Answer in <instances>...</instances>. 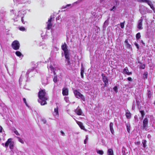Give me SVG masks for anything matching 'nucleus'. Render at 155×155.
I'll use <instances>...</instances> for the list:
<instances>
[{
    "label": "nucleus",
    "mask_w": 155,
    "mask_h": 155,
    "mask_svg": "<svg viewBox=\"0 0 155 155\" xmlns=\"http://www.w3.org/2000/svg\"><path fill=\"white\" fill-rule=\"evenodd\" d=\"M46 94L45 89H41L38 92V101L41 105H44L47 104V101L48 98L46 96Z\"/></svg>",
    "instance_id": "nucleus-1"
},
{
    "label": "nucleus",
    "mask_w": 155,
    "mask_h": 155,
    "mask_svg": "<svg viewBox=\"0 0 155 155\" xmlns=\"http://www.w3.org/2000/svg\"><path fill=\"white\" fill-rule=\"evenodd\" d=\"M75 97L78 98H81L83 101H85V97L81 93L77 90H75L73 91Z\"/></svg>",
    "instance_id": "nucleus-2"
},
{
    "label": "nucleus",
    "mask_w": 155,
    "mask_h": 155,
    "mask_svg": "<svg viewBox=\"0 0 155 155\" xmlns=\"http://www.w3.org/2000/svg\"><path fill=\"white\" fill-rule=\"evenodd\" d=\"M61 48L64 51V55L70 54L69 51L68 49V46L65 42L62 45Z\"/></svg>",
    "instance_id": "nucleus-3"
},
{
    "label": "nucleus",
    "mask_w": 155,
    "mask_h": 155,
    "mask_svg": "<svg viewBox=\"0 0 155 155\" xmlns=\"http://www.w3.org/2000/svg\"><path fill=\"white\" fill-rule=\"evenodd\" d=\"M12 47L15 50H18L20 47L19 42L17 40L14 41L12 44Z\"/></svg>",
    "instance_id": "nucleus-4"
},
{
    "label": "nucleus",
    "mask_w": 155,
    "mask_h": 155,
    "mask_svg": "<svg viewBox=\"0 0 155 155\" xmlns=\"http://www.w3.org/2000/svg\"><path fill=\"white\" fill-rule=\"evenodd\" d=\"M101 75L102 77V80L103 82L104 83V84H103L104 87H102L101 88V89H102L103 88L104 89V87L107 86V84H108V82L107 77L105 76L104 74L102 73Z\"/></svg>",
    "instance_id": "nucleus-5"
},
{
    "label": "nucleus",
    "mask_w": 155,
    "mask_h": 155,
    "mask_svg": "<svg viewBox=\"0 0 155 155\" xmlns=\"http://www.w3.org/2000/svg\"><path fill=\"white\" fill-rule=\"evenodd\" d=\"M69 55L70 54L64 55L65 58V61L67 62L66 64L69 66L71 65Z\"/></svg>",
    "instance_id": "nucleus-6"
},
{
    "label": "nucleus",
    "mask_w": 155,
    "mask_h": 155,
    "mask_svg": "<svg viewBox=\"0 0 155 155\" xmlns=\"http://www.w3.org/2000/svg\"><path fill=\"white\" fill-rule=\"evenodd\" d=\"M52 18L51 17L50 19H49L48 21L47 22V29L49 30L51 29L52 26V24L51 23Z\"/></svg>",
    "instance_id": "nucleus-7"
},
{
    "label": "nucleus",
    "mask_w": 155,
    "mask_h": 155,
    "mask_svg": "<svg viewBox=\"0 0 155 155\" xmlns=\"http://www.w3.org/2000/svg\"><path fill=\"white\" fill-rule=\"evenodd\" d=\"M148 122L147 118H145L143 121V127L144 129L148 127Z\"/></svg>",
    "instance_id": "nucleus-8"
},
{
    "label": "nucleus",
    "mask_w": 155,
    "mask_h": 155,
    "mask_svg": "<svg viewBox=\"0 0 155 155\" xmlns=\"http://www.w3.org/2000/svg\"><path fill=\"white\" fill-rule=\"evenodd\" d=\"M62 94L63 96H67L68 95V88L64 87L62 89Z\"/></svg>",
    "instance_id": "nucleus-9"
},
{
    "label": "nucleus",
    "mask_w": 155,
    "mask_h": 155,
    "mask_svg": "<svg viewBox=\"0 0 155 155\" xmlns=\"http://www.w3.org/2000/svg\"><path fill=\"white\" fill-rule=\"evenodd\" d=\"M143 21V20L142 19H140L139 21V23L138 24L137 28L139 29H142L143 28L142 27Z\"/></svg>",
    "instance_id": "nucleus-10"
},
{
    "label": "nucleus",
    "mask_w": 155,
    "mask_h": 155,
    "mask_svg": "<svg viewBox=\"0 0 155 155\" xmlns=\"http://www.w3.org/2000/svg\"><path fill=\"white\" fill-rule=\"evenodd\" d=\"M124 73L128 75H130L132 74V73L131 72H129V71L127 67H126L125 68H124Z\"/></svg>",
    "instance_id": "nucleus-11"
},
{
    "label": "nucleus",
    "mask_w": 155,
    "mask_h": 155,
    "mask_svg": "<svg viewBox=\"0 0 155 155\" xmlns=\"http://www.w3.org/2000/svg\"><path fill=\"white\" fill-rule=\"evenodd\" d=\"M77 124L82 129L85 130L84 126L83 125V124L81 122L76 121Z\"/></svg>",
    "instance_id": "nucleus-12"
},
{
    "label": "nucleus",
    "mask_w": 155,
    "mask_h": 155,
    "mask_svg": "<svg viewBox=\"0 0 155 155\" xmlns=\"http://www.w3.org/2000/svg\"><path fill=\"white\" fill-rule=\"evenodd\" d=\"M125 115L127 119H129L131 117V114L128 110H127V111L126 112Z\"/></svg>",
    "instance_id": "nucleus-13"
},
{
    "label": "nucleus",
    "mask_w": 155,
    "mask_h": 155,
    "mask_svg": "<svg viewBox=\"0 0 155 155\" xmlns=\"http://www.w3.org/2000/svg\"><path fill=\"white\" fill-rule=\"evenodd\" d=\"M12 139L9 138L8 139L6 142L5 143V146L6 147H8L10 143L11 142Z\"/></svg>",
    "instance_id": "nucleus-14"
},
{
    "label": "nucleus",
    "mask_w": 155,
    "mask_h": 155,
    "mask_svg": "<svg viewBox=\"0 0 155 155\" xmlns=\"http://www.w3.org/2000/svg\"><path fill=\"white\" fill-rule=\"evenodd\" d=\"M75 111L77 114L78 115H81L82 113V111L80 109H78L75 110Z\"/></svg>",
    "instance_id": "nucleus-15"
},
{
    "label": "nucleus",
    "mask_w": 155,
    "mask_h": 155,
    "mask_svg": "<svg viewBox=\"0 0 155 155\" xmlns=\"http://www.w3.org/2000/svg\"><path fill=\"white\" fill-rule=\"evenodd\" d=\"M146 3L150 6L151 8L153 9L154 8L153 6L151 1L148 0Z\"/></svg>",
    "instance_id": "nucleus-16"
},
{
    "label": "nucleus",
    "mask_w": 155,
    "mask_h": 155,
    "mask_svg": "<svg viewBox=\"0 0 155 155\" xmlns=\"http://www.w3.org/2000/svg\"><path fill=\"white\" fill-rule=\"evenodd\" d=\"M113 124L112 122H110V130L111 132V133L112 134H113L114 132V130L113 127Z\"/></svg>",
    "instance_id": "nucleus-17"
},
{
    "label": "nucleus",
    "mask_w": 155,
    "mask_h": 155,
    "mask_svg": "<svg viewBox=\"0 0 155 155\" xmlns=\"http://www.w3.org/2000/svg\"><path fill=\"white\" fill-rule=\"evenodd\" d=\"M107 153L108 155H113V151L111 149H109L108 150Z\"/></svg>",
    "instance_id": "nucleus-18"
},
{
    "label": "nucleus",
    "mask_w": 155,
    "mask_h": 155,
    "mask_svg": "<svg viewBox=\"0 0 155 155\" xmlns=\"http://www.w3.org/2000/svg\"><path fill=\"white\" fill-rule=\"evenodd\" d=\"M147 141L146 140H143L142 141V143L143 144V146L144 148L146 147L147 146L146 143Z\"/></svg>",
    "instance_id": "nucleus-19"
},
{
    "label": "nucleus",
    "mask_w": 155,
    "mask_h": 155,
    "mask_svg": "<svg viewBox=\"0 0 155 155\" xmlns=\"http://www.w3.org/2000/svg\"><path fill=\"white\" fill-rule=\"evenodd\" d=\"M53 81L55 83H56V82H57L58 80H57V75L54 76V77L53 78Z\"/></svg>",
    "instance_id": "nucleus-20"
},
{
    "label": "nucleus",
    "mask_w": 155,
    "mask_h": 155,
    "mask_svg": "<svg viewBox=\"0 0 155 155\" xmlns=\"http://www.w3.org/2000/svg\"><path fill=\"white\" fill-rule=\"evenodd\" d=\"M148 98L150 99L151 97L152 96V94L151 92L150 91V90H148Z\"/></svg>",
    "instance_id": "nucleus-21"
},
{
    "label": "nucleus",
    "mask_w": 155,
    "mask_h": 155,
    "mask_svg": "<svg viewBox=\"0 0 155 155\" xmlns=\"http://www.w3.org/2000/svg\"><path fill=\"white\" fill-rule=\"evenodd\" d=\"M15 54L17 56L19 57H20L22 55L21 53L19 51H16L15 52Z\"/></svg>",
    "instance_id": "nucleus-22"
},
{
    "label": "nucleus",
    "mask_w": 155,
    "mask_h": 155,
    "mask_svg": "<svg viewBox=\"0 0 155 155\" xmlns=\"http://www.w3.org/2000/svg\"><path fill=\"white\" fill-rule=\"evenodd\" d=\"M148 73L147 72H144L143 75V78L146 79L147 77Z\"/></svg>",
    "instance_id": "nucleus-23"
},
{
    "label": "nucleus",
    "mask_w": 155,
    "mask_h": 155,
    "mask_svg": "<svg viewBox=\"0 0 155 155\" xmlns=\"http://www.w3.org/2000/svg\"><path fill=\"white\" fill-rule=\"evenodd\" d=\"M140 113L142 118H143L145 115V114L144 110H141L140 111Z\"/></svg>",
    "instance_id": "nucleus-24"
},
{
    "label": "nucleus",
    "mask_w": 155,
    "mask_h": 155,
    "mask_svg": "<svg viewBox=\"0 0 155 155\" xmlns=\"http://www.w3.org/2000/svg\"><path fill=\"white\" fill-rule=\"evenodd\" d=\"M141 37L140 34V33H137L136 35V39L138 40Z\"/></svg>",
    "instance_id": "nucleus-25"
},
{
    "label": "nucleus",
    "mask_w": 155,
    "mask_h": 155,
    "mask_svg": "<svg viewBox=\"0 0 155 155\" xmlns=\"http://www.w3.org/2000/svg\"><path fill=\"white\" fill-rule=\"evenodd\" d=\"M54 112L55 113L56 115H58V108L57 106L56 108H55L54 109Z\"/></svg>",
    "instance_id": "nucleus-26"
},
{
    "label": "nucleus",
    "mask_w": 155,
    "mask_h": 155,
    "mask_svg": "<svg viewBox=\"0 0 155 155\" xmlns=\"http://www.w3.org/2000/svg\"><path fill=\"white\" fill-rule=\"evenodd\" d=\"M97 153L102 155L104 154V152L102 150H98L97 151Z\"/></svg>",
    "instance_id": "nucleus-27"
},
{
    "label": "nucleus",
    "mask_w": 155,
    "mask_h": 155,
    "mask_svg": "<svg viewBox=\"0 0 155 155\" xmlns=\"http://www.w3.org/2000/svg\"><path fill=\"white\" fill-rule=\"evenodd\" d=\"M125 22V21H124L123 22L120 23V27L121 28H124V23Z\"/></svg>",
    "instance_id": "nucleus-28"
},
{
    "label": "nucleus",
    "mask_w": 155,
    "mask_h": 155,
    "mask_svg": "<svg viewBox=\"0 0 155 155\" xmlns=\"http://www.w3.org/2000/svg\"><path fill=\"white\" fill-rule=\"evenodd\" d=\"M19 29L20 31H24L25 30V28L22 26L19 27Z\"/></svg>",
    "instance_id": "nucleus-29"
},
{
    "label": "nucleus",
    "mask_w": 155,
    "mask_h": 155,
    "mask_svg": "<svg viewBox=\"0 0 155 155\" xmlns=\"http://www.w3.org/2000/svg\"><path fill=\"white\" fill-rule=\"evenodd\" d=\"M17 138L18 139V140L19 142H20L22 143H24L23 140L19 137H17Z\"/></svg>",
    "instance_id": "nucleus-30"
},
{
    "label": "nucleus",
    "mask_w": 155,
    "mask_h": 155,
    "mask_svg": "<svg viewBox=\"0 0 155 155\" xmlns=\"http://www.w3.org/2000/svg\"><path fill=\"white\" fill-rule=\"evenodd\" d=\"M148 0H137L138 2H147Z\"/></svg>",
    "instance_id": "nucleus-31"
},
{
    "label": "nucleus",
    "mask_w": 155,
    "mask_h": 155,
    "mask_svg": "<svg viewBox=\"0 0 155 155\" xmlns=\"http://www.w3.org/2000/svg\"><path fill=\"white\" fill-rule=\"evenodd\" d=\"M113 89L116 93H117L118 92V88L117 86H115L114 87Z\"/></svg>",
    "instance_id": "nucleus-32"
},
{
    "label": "nucleus",
    "mask_w": 155,
    "mask_h": 155,
    "mask_svg": "<svg viewBox=\"0 0 155 155\" xmlns=\"http://www.w3.org/2000/svg\"><path fill=\"white\" fill-rule=\"evenodd\" d=\"M127 48L129 49H132V47L131 45H130L129 43L127 44Z\"/></svg>",
    "instance_id": "nucleus-33"
},
{
    "label": "nucleus",
    "mask_w": 155,
    "mask_h": 155,
    "mask_svg": "<svg viewBox=\"0 0 155 155\" xmlns=\"http://www.w3.org/2000/svg\"><path fill=\"white\" fill-rule=\"evenodd\" d=\"M14 147L13 144V143H11V142L9 144V148L10 149H12Z\"/></svg>",
    "instance_id": "nucleus-34"
},
{
    "label": "nucleus",
    "mask_w": 155,
    "mask_h": 155,
    "mask_svg": "<svg viewBox=\"0 0 155 155\" xmlns=\"http://www.w3.org/2000/svg\"><path fill=\"white\" fill-rule=\"evenodd\" d=\"M84 71L83 70H81V78H84L83 74L84 73Z\"/></svg>",
    "instance_id": "nucleus-35"
},
{
    "label": "nucleus",
    "mask_w": 155,
    "mask_h": 155,
    "mask_svg": "<svg viewBox=\"0 0 155 155\" xmlns=\"http://www.w3.org/2000/svg\"><path fill=\"white\" fill-rule=\"evenodd\" d=\"M126 127L127 128V130L128 132H129L130 131V126L128 124H126Z\"/></svg>",
    "instance_id": "nucleus-36"
},
{
    "label": "nucleus",
    "mask_w": 155,
    "mask_h": 155,
    "mask_svg": "<svg viewBox=\"0 0 155 155\" xmlns=\"http://www.w3.org/2000/svg\"><path fill=\"white\" fill-rule=\"evenodd\" d=\"M14 132L17 135H20V134H19L18 132L15 129Z\"/></svg>",
    "instance_id": "nucleus-37"
},
{
    "label": "nucleus",
    "mask_w": 155,
    "mask_h": 155,
    "mask_svg": "<svg viewBox=\"0 0 155 155\" xmlns=\"http://www.w3.org/2000/svg\"><path fill=\"white\" fill-rule=\"evenodd\" d=\"M23 101L24 102L25 104L27 106H28V104H27V102H26V99L25 98H23Z\"/></svg>",
    "instance_id": "nucleus-38"
},
{
    "label": "nucleus",
    "mask_w": 155,
    "mask_h": 155,
    "mask_svg": "<svg viewBox=\"0 0 155 155\" xmlns=\"http://www.w3.org/2000/svg\"><path fill=\"white\" fill-rule=\"evenodd\" d=\"M134 44L137 47V48L138 49H139V45H138V44L136 42H135L134 43Z\"/></svg>",
    "instance_id": "nucleus-39"
},
{
    "label": "nucleus",
    "mask_w": 155,
    "mask_h": 155,
    "mask_svg": "<svg viewBox=\"0 0 155 155\" xmlns=\"http://www.w3.org/2000/svg\"><path fill=\"white\" fill-rule=\"evenodd\" d=\"M41 121L43 122V123L45 124H46L47 122V120L45 119H43Z\"/></svg>",
    "instance_id": "nucleus-40"
},
{
    "label": "nucleus",
    "mask_w": 155,
    "mask_h": 155,
    "mask_svg": "<svg viewBox=\"0 0 155 155\" xmlns=\"http://www.w3.org/2000/svg\"><path fill=\"white\" fill-rule=\"evenodd\" d=\"M145 64H143V65H142L140 67V68H142V69H144L145 68Z\"/></svg>",
    "instance_id": "nucleus-41"
},
{
    "label": "nucleus",
    "mask_w": 155,
    "mask_h": 155,
    "mask_svg": "<svg viewBox=\"0 0 155 155\" xmlns=\"http://www.w3.org/2000/svg\"><path fill=\"white\" fill-rule=\"evenodd\" d=\"M127 80L129 81H132L133 80L132 78L130 77H128L127 78Z\"/></svg>",
    "instance_id": "nucleus-42"
},
{
    "label": "nucleus",
    "mask_w": 155,
    "mask_h": 155,
    "mask_svg": "<svg viewBox=\"0 0 155 155\" xmlns=\"http://www.w3.org/2000/svg\"><path fill=\"white\" fill-rule=\"evenodd\" d=\"M116 7L115 6H114L112 8H111L110 9V11H113L114 9H116Z\"/></svg>",
    "instance_id": "nucleus-43"
},
{
    "label": "nucleus",
    "mask_w": 155,
    "mask_h": 155,
    "mask_svg": "<svg viewBox=\"0 0 155 155\" xmlns=\"http://www.w3.org/2000/svg\"><path fill=\"white\" fill-rule=\"evenodd\" d=\"M71 5V4H68L67 5H66L65 6H64L63 8H67L68 7H69Z\"/></svg>",
    "instance_id": "nucleus-44"
},
{
    "label": "nucleus",
    "mask_w": 155,
    "mask_h": 155,
    "mask_svg": "<svg viewBox=\"0 0 155 155\" xmlns=\"http://www.w3.org/2000/svg\"><path fill=\"white\" fill-rule=\"evenodd\" d=\"M140 143V141L136 142H135V144L137 145H139Z\"/></svg>",
    "instance_id": "nucleus-45"
},
{
    "label": "nucleus",
    "mask_w": 155,
    "mask_h": 155,
    "mask_svg": "<svg viewBox=\"0 0 155 155\" xmlns=\"http://www.w3.org/2000/svg\"><path fill=\"white\" fill-rule=\"evenodd\" d=\"M2 130L3 128L1 126H0V133L2 132Z\"/></svg>",
    "instance_id": "nucleus-46"
},
{
    "label": "nucleus",
    "mask_w": 155,
    "mask_h": 155,
    "mask_svg": "<svg viewBox=\"0 0 155 155\" xmlns=\"http://www.w3.org/2000/svg\"><path fill=\"white\" fill-rule=\"evenodd\" d=\"M61 133L62 134V136H64L65 134H64V133L63 132V131L61 130Z\"/></svg>",
    "instance_id": "nucleus-47"
},
{
    "label": "nucleus",
    "mask_w": 155,
    "mask_h": 155,
    "mask_svg": "<svg viewBox=\"0 0 155 155\" xmlns=\"http://www.w3.org/2000/svg\"><path fill=\"white\" fill-rule=\"evenodd\" d=\"M21 20L22 21V22L23 23L25 24V22L24 21V19H23V17H22L21 18Z\"/></svg>",
    "instance_id": "nucleus-48"
},
{
    "label": "nucleus",
    "mask_w": 155,
    "mask_h": 155,
    "mask_svg": "<svg viewBox=\"0 0 155 155\" xmlns=\"http://www.w3.org/2000/svg\"><path fill=\"white\" fill-rule=\"evenodd\" d=\"M87 139V136H86V138L84 140V143L85 144H86V143Z\"/></svg>",
    "instance_id": "nucleus-49"
},
{
    "label": "nucleus",
    "mask_w": 155,
    "mask_h": 155,
    "mask_svg": "<svg viewBox=\"0 0 155 155\" xmlns=\"http://www.w3.org/2000/svg\"><path fill=\"white\" fill-rule=\"evenodd\" d=\"M50 68L51 70H54V68L53 66H50Z\"/></svg>",
    "instance_id": "nucleus-50"
},
{
    "label": "nucleus",
    "mask_w": 155,
    "mask_h": 155,
    "mask_svg": "<svg viewBox=\"0 0 155 155\" xmlns=\"http://www.w3.org/2000/svg\"><path fill=\"white\" fill-rule=\"evenodd\" d=\"M125 42L126 43V44L129 43L128 42V40L127 39L125 41Z\"/></svg>",
    "instance_id": "nucleus-51"
},
{
    "label": "nucleus",
    "mask_w": 155,
    "mask_h": 155,
    "mask_svg": "<svg viewBox=\"0 0 155 155\" xmlns=\"http://www.w3.org/2000/svg\"><path fill=\"white\" fill-rule=\"evenodd\" d=\"M53 73H54V75H56V73H55V72L54 71H54H53Z\"/></svg>",
    "instance_id": "nucleus-52"
},
{
    "label": "nucleus",
    "mask_w": 155,
    "mask_h": 155,
    "mask_svg": "<svg viewBox=\"0 0 155 155\" xmlns=\"http://www.w3.org/2000/svg\"><path fill=\"white\" fill-rule=\"evenodd\" d=\"M141 42L143 44H144V42H143V40H141Z\"/></svg>",
    "instance_id": "nucleus-53"
},
{
    "label": "nucleus",
    "mask_w": 155,
    "mask_h": 155,
    "mask_svg": "<svg viewBox=\"0 0 155 155\" xmlns=\"http://www.w3.org/2000/svg\"><path fill=\"white\" fill-rule=\"evenodd\" d=\"M137 116H136H136H134V118H135L137 119Z\"/></svg>",
    "instance_id": "nucleus-54"
},
{
    "label": "nucleus",
    "mask_w": 155,
    "mask_h": 155,
    "mask_svg": "<svg viewBox=\"0 0 155 155\" xmlns=\"http://www.w3.org/2000/svg\"><path fill=\"white\" fill-rule=\"evenodd\" d=\"M4 143H2V145H4Z\"/></svg>",
    "instance_id": "nucleus-55"
}]
</instances>
